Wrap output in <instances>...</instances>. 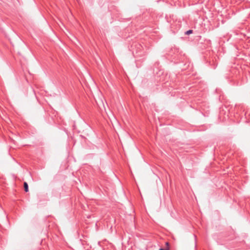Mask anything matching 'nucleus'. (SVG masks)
I'll use <instances>...</instances> for the list:
<instances>
[{"instance_id": "nucleus-4", "label": "nucleus", "mask_w": 250, "mask_h": 250, "mask_svg": "<svg viewBox=\"0 0 250 250\" xmlns=\"http://www.w3.org/2000/svg\"><path fill=\"white\" fill-rule=\"evenodd\" d=\"M166 245H167V246H168V242H166Z\"/></svg>"}, {"instance_id": "nucleus-1", "label": "nucleus", "mask_w": 250, "mask_h": 250, "mask_svg": "<svg viewBox=\"0 0 250 250\" xmlns=\"http://www.w3.org/2000/svg\"><path fill=\"white\" fill-rule=\"evenodd\" d=\"M23 187L24 189V191L27 192L28 191V184L26 182H24L23 183Z\"/></svg>"}, {"instance_id": "nucleus-2", "label": "nucleus", "mask_w": 250, "mask_h": 250, "mask_svg": "<svg viewBox=\"0 0 250 250\" xmlns=\"http://www.w3.org/2000/svg\"><path fill=\"white\" fill-rule=\"evenodd\" d=\"M193 32V31L192 30H188L186 33L185 34L186 35H189L190 34H191Z\"/></svg>"}, {"instance_id": "nucleus-3", "label": "nucleus", "mask_w": 250, "mask_h": 250, "mask_svg": "<svg viewBox=\"0 0 250 250\" xmlns=\"http://www.w3.org/2000/svg\"><path fill=\"white\" fill-rule=\"evenodd\" d=\"M159 250H169V248L167 247L166 249L161 248V249H159Z\"/></svg>"}]
</instances>
